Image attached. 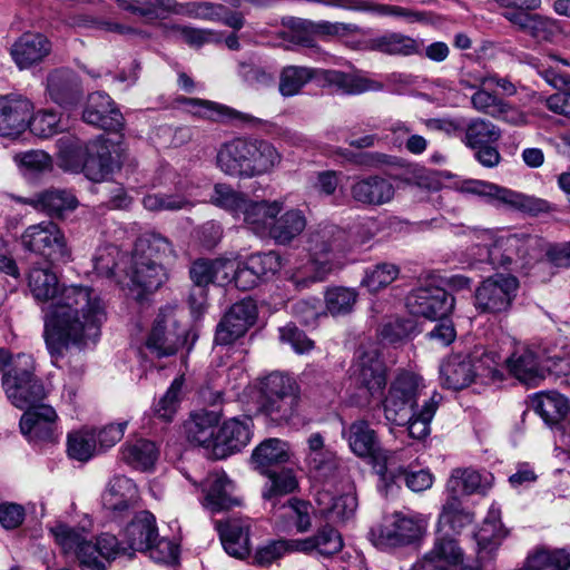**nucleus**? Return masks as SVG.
<instances>
[{
    "instance_id": "1",
    "label": "nucleus",
    "mask_w": 570,
    "mask_h": 570,
    "mask_svg": "<svg viewBox=\"0 0 570 570\" xmlns=\"http://www.w3.org/2000/svg\"><path fill=\"white\" fill-rule=\"evenodd\" d=\"M28 285L37 301L53 299L45 315L43 338L49 354L61 356L63 351L96 343L106 321V306L100 295L87 286L58 289V278L49 268L33 267Z\"/></svg>"
},
{
    "instance_id": "2",
    "label": "nucleus",
    "mask_w": 570,
    "mask_h": 570,
    "mask_svg": "<svg viewBox=\"0 0 570 570\" xmlns=\"http://www.w3.org/2000/svg\"><path fill=\"white\" fill-rule=\"evenodd\" d=\"M281 161L282 155L272 142L252 137L226 141L216 155V164L224 174L242 179L268 175Z\"/></svg>"
},
{
    "instance_id": "3",
    "label": "nucleus",
    "mask_w": 570,
    "mask_h": 570,
    "mask_svg": "<svg viewBox=\"0 0 570 570\" xmlns=\"http://www.w3.org/2000/svg\"><path fill=\"white\" fill-rule=\"evenodd\" d=\"M500 362L497 352L483 346H476L470 354H451L440 365L441 384L448 389L462 390L476 379L487 384L500 383L503 380Z\"/></svg>"
},
{
    "instance_id": "4",
    "label": "nucleus",
    "mask_w": 570,
    "mask_h": 570,
    "mask_svg": "<svg viewBox=\"0 0 570 570\" xmlns=\"http://www.w3.org/2000/svg\"><path fill=\"white\" fill-rule=\"evenodd\" d=\"M351 248L352 242L345 229L334 224H320L311 228L305 238V249L314 273L311 281H323L341 268Z\"/></svg>"
},
{
    "instance_id": "5",
    "label": "nucleus",
    "mask_w": 570,
    "mask_h": 570,
    "mask_svg": "<svg viewBox=\"0 0 570 570\" xmlns=\"http://www.w3.org/2000/svg\"><path fill=\"white\" fill-rule=\"evenodd\" d=\"M456 188L463 193L483 197L492 205L505 206L525 212L542 210L546 203L531 196L484 180H459L449 171H430V191Z\"/></svg>"
},
{
    "instance_id": "6",
    "label": "nucleus",
    "mask_w": 570,
    "mask_h": 570,
    "mask_svg": "<svg viewBox=\"0 0 570 570\" xmlns=\"http://www.w3.org/2000/svg\"><path fill=\"white\" fill-rule=\"evenodd\" d=\"M301 403V389L291 376L274 372L263 380L258 411L273 423H291L299 415Z\"/></svg>"
},
{
    "instance_id": "7",
    "label": "nucleus",
    "mask_w": 570,
    "mask_h": 570,
    "mask_svg": "<svg viewBox=\"0 0 570 570\" xmlns=\"http://www.w3.org/2000/svg\"><path fill=\"white\" fill-rule=\"evenodd\" d=\"M1 383L11 404L20 410L39 405L47 396L42 381L36 375V362L30 354H17L11 361V367L2 374Z\"/></svg>"
},
{
    "instance_id": "8",
    "label": "nucleus",
    "mask_w": 570,
    "mask_h": 570,
    "mask_svg": "<svg viewBox=\"0 0 570 570\" xmlns=\"http://www.w3.org/2000/svg\"><path fill=\"white\" fill-rule=\"evenodd\" d=\"M85 176L96 183L102 181L120 169L125 148L121 141L99 137L79 146Z\"/></svg>"
},
{
    "instance_id": "9",
    "label": "nucleus",
    "mask_w": 570,
    "mask_h": 570,
    "mask_svg": "<svg viewBox=\"0 0 570 570\" xmlns=\"http://www.w3.org/2000/svg\"><path fill=\"white\" fill-rule=\"evenodd\" d=\"M347 439L350 449L360 458H371L375 472L383 479H394L395 473L392 465L395 463V454L379 446L376 433L371 429L368 422L357 420L353 422L347 431L343 432Z\"/></svg>"
},
{
    "instance_id": "10",
    "label": "nucleus",
    "mask_w": 570,
    "mask_h": 570,
    "mask_svg": "<svg viewBox=\"0 0 570 570\" xmlns=\"http://www.w3.org/2000/svg\"><path fill=\"white\" fill-rule=\"evenodd\" d=\"M21 244L26 250L51 264L67 262L70 258V248L63 232L50 220L27 227L21 235Z\"/></svg>"
},
{
    "instance_id": "11",
    "label": "nucleus",
    "mask_w": 570,
    "mask_h": 570,
    "mask_svg": "<svg viewBox=\"0 0 570 570\" xmlns=\"http://www.w3.org/2000/svg\"><path fill=\"white\" fill-rule=\"evenodd\" d=\"M518 289L519 281L515 276L495 274L475 288L473 305L480 314H505L511 309Z\"/></svg>"
},
{
    "instance_id": "12",
    "label": "nucleus",
    "mask_w": 570,
    "mask_h": 570,
    "mask_svg": "<svg viewBox=\"0 0 570 570\" xmlns=\"http://www.w3.org/2000/svg\"><path fill=\"white\" fill-rule=\"evenodd\" d=\"M306 464L315 479L331 485L351 483L347 465L336 453L325 446L321 433H312L307 439Z\"/></svg>"
},
{
    "instance_id": "13",
    "label": "nucleus",
    "mask_w": 570,
    "mask_h": 570,
    "mask_svg": "<svg viewBox=\"0 0 570 570\" xmlns=\"http://www.w3.org/2000/svg\"><path fill=\"white\" fill-rule=\"evenodd\" d=\"M186 333L175 308H160L147 335L145 346L158 358L171 356L185 344Z\"/></svg>"
},
{
    "instance_id": "14",
    "label": "nucleus",
    "mask_w": 570,
    "mask_h": 570,
    "mask_svg": "<svg viewBox=\"0 0 570 570\" xmlns=\"http://www.w3.org/2000/svg\"><path fill=\"white\" fill-rule=\"evenodd\" d=\"M343 155L357 166L367 168H380L385 166L387 168V175L395 180H401L419 187L426 186L428 175L424 166L412 164L403 158L379 151H365L358 154L346 151Z\"/></svg>"
},
{
    "instance_id": "15",
    "label": "nucleus",
    "mask_w": 570,
    "mask_h": 570,
    "mask_svg": "<svg viewBox=\"0 0 570 570\" xmlns=\"http://www.w3.org/2000/svg\"><path fill=\"white\" fill-rule=\"evenodd\" d=\"M423 535V522L401 512L386 517L377 529L371 530L372 541L380 549L413 544L422 541Z\"/></svg>"
},
{
    "instance_id": "16",
    "label": "nucleus",
    "mask_w": 570,
    "mask_h": 570,
    "mask_svg": "<svg viewBox=\"0 0 570 570\" xmlns=\"http://www.w3.org/2000/svg\"><path fill=\"white\" fill-rule=\"evenodd\" d=\"M233 272L234 262L229 259H196L189 268L190 279L195 285L189 295L191 308L200 311L205 303L206 286L212 283H229Z\"/></svg>"
},
{
    "instance_id": "17",
    "label": "nucleus",
    "mask_w": 570,
    "mask_h": 570,
    "mask_svg": "<svg viewBox=\"0 0 570 570\" xmlns=\"http://www.w3.org/2000/svg\"><path fill=\"white\" fill-rule=\"evenodd\" d=\"M257 318V307L252 298H244L225 313L216 327L215 343L230 345L244 336Z\"/></svg>"
},
{
    "instance_id": "18",
    "label": "nucleus",
    "mask_w": 570,
    "mask_h": 570,
    "mask_svg": "<svg viewBox=\"0 0 570 570\" xmlns=\"http://www.w3.org/2000/svg\"><path fill=\"white\" fill-rule=\"evenodd\" d=\"M32 102L19 94L0 96V136L17 137L29 126Z\"/></svg>"
},
{
    "instance_id": "19",
    "label": "nucleus",
    "mask_w": 570,
    "mask_h": 570,
    "mask_svg": "<svg viewBox=\"0 0 570 570\" xmlns=\"http://www.w3.org/2000/svg\"><path fill=\"white\" fill-rule=\"evenodd\" d=\"M504 363L509 373L525 385L537 386L546 377L541 356L527 344H515Z\"/></svg>"
},
{
    "instance_id": "20",
    "label": "nucleus",
    "mask_w": 570,
    "mask_h": 570,
    "mask_svg": "<svg viewBox=\"0 0 570 570\" xmlns=\"http://www.w3.org/2000/svg\"><path fill=\"white\" fill-rule=\"evenodd\" d=\"M124 272L129 279L127 286L145 292L158 289L168 279L167 269L160 262L135 254L127 258Z\"/></svg>"
},
{
    "instance_id": "21",
    "label": "nucleus",
    "mask_w": 570,
    "mask_h": 570,
    "mask_svg": "<svg viewBox=\"0 0 570 570\" xmlns=\"http://www.w3.org/2000/svg\"><path fill=\"white\" fill-rule=\"evenodd\" d=\"M126 553L127 548H124L115 535L104 533L96 542L87 540L76 558L82 570H106L111 560Z\"/></svg>"
},
{
    "instance_id": "22",
    "label": "nucleus",
    "mask_w": 570,
    "mask_h": 570,
    "mask_svg": "<svg viewBox=\"0 0 570 570\" xmlns=\"http://www.w3.org/2000/svg\"><path fill=\"white\" fill-rule=\"evenodd\" d=\"M82 119L86 124L102 130L119 131L124 127L122 114L104 92H92L88 96Z\"/></svg>"
},
{
    "instance_id": "23",
    "label": "nucleus",
    "mask_w": 570,
    "mask_h": 570,
    "mask_svg": "<svg viewBox=\"0 0 570 570\" xmlns=\"http://www.w3.org/2000/svg\"><path fill=\"white\" fill-rule=\"evenodd\" d=\"M57 419L55 409L41 403L24 411L20 419V430L31 442H55Z\"/></svg>"
},
{
    "instance_id": "24",
    "label": "nucleus",
    "mask_w": 570,
    "mask_h": 570,
    "mask_svg": "<svg viewBox=\"0 0 570 570\" xmlns=\"http://www.w3.org/2000/svg\"><path fill=\"white\" fill-rule=\"evenodd\" d=\"M507 535L508 530L501 523L500 509L491 505L482 525L474 534L479 561L481 563L491 561Z\"/></svg>"
},
{
    "instance_id": "25",
    "label": "nucleus",
    "mask_w": 570,
    "mask_h": 570,
    "mask_svg": "<svg viewBox=\"0 0 570 570\" xmlns=\"http://www.w3.org/2000/svg\"><path fill=\"white\" fill-rule=\"evenodd\" d=\"M395 195L393 184L379 175L360 177L351 185V197L365 206H382L390 203Z\"/></svg>"
},
{
    "instance_id": "26",
    "label": "nucleus",
    "mask_w": 570,
    "mask_h": 570,
    "mask_svg": "<svg viewBox=\"0 0 570 570\" xmlns=\"http://www.w3.org/2000/svg\"><path fill=\"white\" fill-rule=\"evenodd\" d=\"M219 421L220 412L215 410L191 413L184 424L187 440L194 445L213 449L215 453Z\"/></svg>"
},
{
    "instance_id": "27",
    "label": "nucleus",
    "mask_w": 570,
    "mask_h": 570,
    "mask_svg": "<svg viewBox=\"0 0 570 570\" xmlns=\"http://www.w3.org/2000/svg\"><path fill=\"white\" fill-rule=\"evenodd\" d=\"M19 202L30 205L52 218H61L78 206L76 196L71 191L60 188L46 189L27 198L20 197Z\"/></svg>"
},
{
    "instance_id": "28",
    "label": "nucleus",
    "mask_w": 570,
    "mask_h": 570,
    "mask_svg": "<svg viewBox=\"0 0 570 570\" xmlns=\"http://www.w3.org/2000/svg\"><path fill=\"white\" fill-rule=\"evenodd\" d=\"M252 420L233 417L223 423L217 433L215 455L217 458L227 456L234 452L240 451L250 441Z\"/></svg>"
},
{
    "instance_id": "29",
    "label": "nucleus",
    "mask_w": 570,
    "mask_h": 570,
    "mask_svg": "<svg viewBox=\"0 0 570 570\" xmlns=\"http://www.w3.org/2000/svg\"><path fill=\"white\" fill-rule=\"evenodd\" d=\"M157 534L158 529L154 514L146 510L139 511L135 514L124 532L126 546L120 544L127 548L125 556L131 557V551H146L147 548H150V542L157 540Z\"/></svg>"
},
{
    "instance_id": "30",
    "label": "nucleus",
    "mask_w": 570,
    "mask_h": 570,
    "mask_svg": "<svg viewBox=\"0 0 570 570\" xmlns=\"http://www.w3.org/2000/svg\"><path fill=\"white\" fill-rule=\"evenodd\" d=\"M216 529L225 551L235 558L244 559L250 553L249 529L244 519L216 521Z\"/></svg>"
},
{
    "instance_id": "31",
    "label": "nucleus",
    "mask_w": 570,
    "mask_h": 570,
    "mask_svg": "<svg viewBox=\"0 0 570 570\" xmlns=\"http://www.w3.org/2000/svg\"><path fill=\"white\" fill-rule=\"evenodd\" d=\"M51 51L49 39L35 32H24L11 47V57L20 69L41 62Z\"/></svg>"
},
{
    "instance_id": "32",
    "label": "nucleus",
    "mask_w": 570,
    "mask_h": 570,
    "mask_svg": "<svg viewBox=\"0 0 570 570\" xmlns=\"http://www.w3.org/2000/svg\"><path fill=\"white\" fill-rule=\"evenodd\" d=\"M137 501L138 489L134 481L125 475L114 476L102 494L104 508L114 513L115 517H121Z\"/></svg>"
},
{
    "instance_id": "33",
    "label": "nucleus",
    "mask_w": 570,
    "mask_h": 570,
    "mask_svg": "<svg viewBox=\"0 0 570 570\" xmlns=\"http://www.w3.org/2000/svg\"><path fill=\"white\" fill-rule=\"evenodd\" d=\"M353 375L371 396L381 394L386 385L385 367L375 351L364 352L358 357Z\"/></svg>"
},
{
    "instance_id": "34",
    "label": "nucleus",
    "mask_w": 570,
    "mask_h": 570,
    "mask_svg": "<svg viewBox=\"0 0 570 570\" xmlns=\"http://www.w3.org/2000/svg\"><path fill=\"white\" fill-rule=\"evenodd\" d=\"M283 203L279 200H259L249 198L240 210L244 223L257 235H267L269 227L279 213L283 210Z\"/></svg>"
},
{
    "instance_id": "35",
    "label": "nucleus",
    "mask_w": 570,
    "mask_h": 570,
    "mask_svg": "<svg viewBox=\"0 0 570 570\" xmlns=\"http://www.w3.org/2000/svg\"><path fill=\"white\" fill-rule=\"evenodd\" d=\"M315 502L318 512L332 522H344L355 512L357 499L353 493L334 495L330 490H320L316 493Z\"/></svg>"
},
{
    "instance_id": "36",
    "label": "nucleus",
    "mask_w": 570,
    "mask_h": 570,
    "mask_svg": "<svg viewBox=\"0 0 570 570\" xmlns=\"http://www.w3.org/2000/svg\"><path fill=\"white\" fill-rule=\"evenodd\" d=\"M291 456L289 444L281 439L272 438L264 440L255 448L252 461L255 469L264 474L287 463Z\"/></svg>"
},
{
    "instance_id": "37",
    "label": "nucleus",
    "mask_w": 570,
    "mask_h": 570,
    "mask_svg": "<svg viewBox=\"0 0 570 570\" xmlns=\"http://www.w3.org/2000/svg\"><path fill=\"white\" fill-rule=\"evenodd\" d=\"M47 90L50 98L60 106L73 105L80 95L79 81L69 69H57L49 73Z\"/></svg>"
},
{
    "instance_id": "38",
    "label": "nucleus",
    "mask_w": 570,
    "mask_h": 570,
    "mask_svg": "<svg viewBox=\"0 0 570 570\" xmlns=\"http://www.w3.org/2000/svg\"><path fill=\"white\" fill-rule=\"evenodd\" d=\"M306 224L302 210L289 209L273 219L267 235L278 245H288L303 233Z\"/></svg>"
},
{
    "instance_id": "39",
    "label": "nucleus",
    "mask_w": 570,
    "mask_h": 570,
    "mask_svg": "<svg viewBox=\"0 0 570 570\" xmlns=\"http://www.w3.org/2000/svg\"><path fill=\"white\" fill-rule=\"evenodd\" d=\"M233 484L225 474H213L207 479L205 505L213 512L228 510L239 504L232 495Z\"/></svg>"
},
{
    "instance_id": "40",
    "label": "nucleus",
    "mask_w": 570,
    "mask_h": 570,
    "mask_svg": "<svg viewBox=\"0 0 570 570\" xmlns=\"http://www.w3.org/2000/svg\"><path fill=\"white\" fill-rule=\"evenodd\" d=\"M132 254L147 256L149 259H156L164 266L166 263L177 257L171 242L158 233H147L139 237L135 244Z\"/></svg>"
},
{
    "instance_id": "41",
    "label": "nucleus",
    "mask_w": 570,
    "mask_h": 570,
    "mask_svg": "<svg viewBox=\"0 0 570 570\" xmlns=\"http://www.w3.org/2000/svg\"><path fill=\"white\" fill-rule=\"evenodd\" d=\"M316 77H318L317 69L296 65L285 66L279 71L278 91L284 98L294 97Z\"/></svg>"
},
{
    "instance_id": "42",
    "label": "nucleus",
    "mask_w": 570,
    "mask_h": 570,
    "mask_svg": "<svg viewBox=\"0 0 570 570\" xmlns=\"http://www.w3.org/2000/svg\"><path fill=\"white\" fill-rule=\"evenodd\" d=\"M434 562V570H472L463 567V551L455 540L449 538L438 539L432 552L430 563Z\"/></svg>"
},
{
    "instance_id": "43",
    "label": "nucleus",
    "mask_w": 570,
    "mask_h": 570,
    "mask_svg": "<svg viewBox=\"0 0 570 570\" xmlns=\"http://www.w3.org/2000/svg\"><path fill=\"white\" fill-rule=\"evenodd\" d=\"M297 551H317L322 556H332L343 547L341 534L332 527L322 528L315 535L296 540Z\"/></svg>"
},
{
    "instance_id": "44",
    "label": "nucleus",
    "mask_w": 570,
    "mask_h": 570,
    "mask_svg": "<svg viewBox=\"0 0 570 570\" xmlns=\"http://www.w3.org/2000/svg\"><path fill=\"white\" fill-rule=\"evenodd\" d=\"M157 458L158 449L149 440L141 439L132 443H126L121 449V459L137 470H150Z\"/></svg>"
},
{
    "instance_id": "45",
    "label": "nucleus",
    "mask_w": 570,
    "mask_h": 570,
    "mask_svg": "<svg viewBox=\"0 0 570 570\" xmlns=\"http://www.w3.org/2000/svg\"><path fill=\"white\" fill-rule=\"evenodd\" d=\"M532 405L534 411L548 425H553L562 421L570 409L567 399L554 392L538 394L533 399Z\"/></svg>"
},
{
    "instance_id": "46",
    "label": "nucleus",
    "mask_w": 570,
    "mask_h": 570,
    "mask_svg": "<svg viewBox=\"0 0 570 570\" xmlns=\"http://www.w3.org/2000/svg\"><path fill=\"white\" fill-rule=\"evenodd\" d=\"M463 142L472 148L493 144L501 137V130L490 120L483 118H473L469 122H463Z\"/></svg>"
},
{
    "instance_id": "47",
    "label": "nucleus",
    "mask_w": 570,
    "mask_h": 570,
    "mask_svg": "<svg viewBox=\"0 0 570 570\" xmlns=\"http://www.w3.org/2000/svg\"><path fill=\"white\" fill-rule=\"evenodd\" d=\"M268 478L263 498L276 505V499L293 493L298 488V481L292 469L277 468L264 473Z\"/></svg>"
},
{
    "instance_id": "48",
    "label": "nucleus",
    "mask_w": 570,
    "mask_h": 570,
    "mask_svg": "<svg viewBox=\"0 0 570 570\" xmlns=\"http://www.w3.org/2000/svg\"><path fill=\"white\" fill-rule=\"evenodd\" d=\"M372 49L385 55L410 56L417 51L416 40L399 32H389L371 41Z\"/></svg>"
},
{
    "instance_id": "49",
    "label": "nucleus",
    "mask_w": 570,
    "mask_h": 570,
    "mask_svg": "<svg viewBox=\"0 0 570 570\" xmlns=\"http://www.w3.org/2000/svg\"><path fill=\"white\" fill-rule=\"evenodd\" d=\"M177 101L179 104L189 106L194 115L199 116L205 119H209L212 121H222L225 118H235L240 117L242 119L248 120L249 116H240L239 112L227 108L225 106L218 105L216 102L198 99V98H178Z\"/></svg>"
},
{
    "instance_id": "50",
    "label": "nucleus",
    "mask_w": 570,
    "mask_h": 570,
    "mask_svg": "<svg viewBox=\"0 0 570 570\" xmlns=\"http://www.w3.org/2000/svg\"><path fill=\"white\" fill-rule=\"evenodd\" d=\"M357 301L354 288L334 286L325 291L324 302L327 313L333 316L346 315L352 312Z\"/></svg>"
},
{
    "instance_id": "51",
    "label": "nucleus",
    "mask_w": 570,
    "mask_h": 570,
    "mask_svg": "<svg viewBox=\"0 0 570 570\" xmlns=\"http://www.w3.org/2000/svg\"><path fill=\"white\" fill-rule=\"evenodd\" d=\"M96 432L80 430L68 434L67 452L71 459L88 461L96 450Z\"/></svg>"
},
{
    "instance_id": "52",
    "label": "nucleus",
    "mask_w": 570,
    "mask_h": 570,
    "mask_svg": "<svg viewBox=\"0 0 570 570\" xmlns=\"http://www.w3.org/2000/svg\"><path fill=\"white\" fill-rule=\"evenodd\" d=\"M50 532L65 554L72 553L76 556L88 540L83 530L65 523H57L51 527Z\"/></svg>"
},
{
    "instance_id": "53",
    "label": "nucleus",
    "mask_w": 570,
    "mask_h": 570,
    "mask_svg": "<svg viewBox=\"0 0 570 570\" xmlns=\"http://www.w3.org/2000/svg\"><path fill=\"white\" fill-rule=\"evenodd\" d=\"M247 196L243 193L235 190L227 184H216L210 202L227 212H230L235 217H240V210L246 205Z\"/></svg>"
},
{
    "instance_id": "54",
    "label": "nucleus",
    "mask_w": 570,
    "mask_h": 570,
    "mask_svg": "<svg viewBox=\"0 0 570 570\" xmlns=\"http://www.w3.org/2000/svg\"><path fill=\"white\" fill-rule=\"evenodd\" d=\"M448 490L458 494H472L482 490V476L472 469H456L448 481Z\"/></svg>"
},
{
    "instance_id": "55",
    "label": "nucleus",
    "mask_w": 570,
    "mask_h": 570,
    "mask_svg": "<svg viewBox=\"0 0 570 570\" xmlns=\"http://www.w3.org/2000/svg\"><path fill=\"white\" fill-rule=\"evenodd\" d=\"M400 274V268L391 263H380L373 268L366 271L362 279V286L370 292L375 293L389 286Z\"/></svg>"
},
{
    "instance_id": "56",
    "label": "nucleus",
    "mask_w": 570,
    "mask_h": 570,
    "mask_svg": "<svg viewBox=\"0 0 570 570\" xmlns=\"http://www.w3.org/2000/svg\"><path fill=\"white\" fill-rule=\"evenodd\" d=\"M184 377H176L166 393L160 397L158 403L155 405V414L164 420L171 421L175 413L177 412L180 401L183 399V386Z\"/></svg>"
},
{
    "instance_id": "57",
    "label": "nucleus",
    "mask_w": 570,
    "mask_h": 570,
    "mask_svg": "<svg viewBox=\"0 0 570 570\" xmlns=\"http://www.w3.org/2000/svg\"><path fill=\"white\" fill-rule=\"evenodd\" d=\"M318 76L331 86H335L343 94L355 95L367 89L365 80L338 70H318Z\"/></svg>"
},
{
    "instance_id": "58",
    "label": "nucleus",
    "mask_w": 570,
    "mask_h": 570,
    "mask_svg": "<svg viewBox=\"0 0 570 570\" xmlns=\"http://www.w3.org/2000/svg\"><path fill=\"white\" fill-rule=\"evenodd\" d=\"M527 33L538 42H552L561 33V28L558 20L533 13Z\"/></svg>"
},
{
    "instance_id": "59",
    "label": "nucleus",
    "mask_w": 570,
    "mask_h": 570,
    "mask_svg": "<svg viewBox=\"0 0 570 570\" xmlns=\"http://www.w3.org/2000/svg\"><path fill=\"white\" fill-rule=\"evenodd\" d=\"M430 281H432L431 275ZM453 308V295L430 282V321L449 317Z\"/></svg>"
},
{
    "instance_id": "60",
    "label": "nucleus",
    "mask_w": 570,
    "mask_h": 570,
    "mask_svg": "<svg viewBox=\"0 0 570 570\" xmlns=\"http://www.w3.org/2000/svg\"><path fill=\"white\" fill-rule=\"evenodd\" d=\"M142 205L148 210L159 212L189 208L193 203L180 195L148 194L142 198Z\"/></svg>"
},
{
    "instance_id": "61",
    "label": "nucleus",
    "mask_w": 570,
    "mask_h": 570,
    "mask_svg": "<svg viewBox=\"0 0 570 570\" xmlns=\"http://www.w3.org/2000/svg\"><path fill=\"white\" fill-rule=\"evenodd\" d=\"M168 33L180 38L191 47H200L205 43L218 41V36L209 29H198L188 26L171 24L167 27Z\"/></svg>"
},
{
    "instance_id": "62",
    "label": "nucleus",
    "mask_w": 570,
    "mask_h": 570,
    "mask_svg": "<svg viewBox=\"0 0 570 570\" xmlns=\"http://www.w3.org/2000/svg\"><path fill=\"white\" fill-rule=\"evenodd\" d=\"M291 551H297L296 540L282 539L272 541L256 551L254 561L258 566H269Z\"/></svg>"
},
{
    "instance_id": "63",
    "label": "nucleus",
    "mask_w": 570,
    "mask_h": 570,
    "mask_svg": "<svg viewBox=\"0 0 570 570\" xmlns=\"http://www.w3.org/2000/svg\"><path fill=\"white\" fill-rule=\"evenodd\" d=\"M246 262L250 271L254 272L259 279H266L275 275L282 266L281 257L275 252L254 254L249 256Z\"/></svg>"
},
{
    "instance_id": "64",
    "label": "nucleus",
    "mask_w": 570,
    "mask_h": 570,
    "mask_svg": "<svg viewBox=\"0 0 570 570\" xmlns=\"http://www.w3.org/2000/svg\"><path fill=\"white\" fill-rule=\"evenodd\" d=\"M414 405L415 404L389 393L383 402L385 419L393 424L404 425L414 414L412 413Z\"/></svg>"
}]
</instances>
